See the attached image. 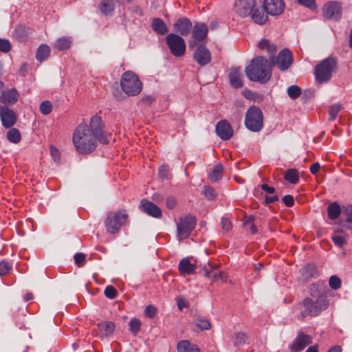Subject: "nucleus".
<instances>
[{"instance_id": "1", "label": "nucleus", "mask_w": 352, "mask_h": 352, "mask_svg": "<svg viewBox=\"0 0 352 352\" xmlns=\"http://www.w3.org/2000/svg\"><path fill=\"white\" fill-rule=\"evenodd\" d=\"M102 144H108L103 131L102 119L100 116H93L89 126L86 123L80 124L73 134V143L76 151L81 154H88L93 152L97 146L96 140Z\"/></svg>"}, {"instance_id": "2", "label": "nucleus", "mask_w": 352, "mask_h": 352, "mask_svg": "<svg viewBox=\"0 0 352 352\" xmlns=\"http://www.w3.org/2000/svg\"><path fill=\"white\" fill-rule=\"evenodd\" d=\"M245 72L251 81L265 84L272 78V69L271 64L265 57L258 56L254 57L246 66Z\"/></svg>"}, {"instance_id": "3", "label": "nucleus", "mask_w": 352, "mask_h": 352, "mask_svg": "<svg viewBox=\"0 0 352 352\" xmlns=\"http://www.w3.org/2000/svg\"><path fill=\"white\" fill-rule=\"evenodd\" d=\"M300 306L302 308L300 312L302 318L308 316H316L328 307L329 300L327 296L323 294H319L316 296L311 292V297L305 298Z\"/></svg>"}, {"instance_id": "4", "label": "nucleus", "mask_w": 352, "mask_h": 352, "mask_svg": "<svg viewBox=\"0 0 352 352\" xmlns=\"http://www.w3.org/2000/svg\"><path fill=\"white\" fill-rule=\"evenodd\" d=\"M337 67L338 60L335 57L329 56L320 61L316 65L314 71L317 82L324 84L329 82Z\"/></svg>"}, {"instance_id": "5", "label": "nucleus", "mask_w": 352, "mask_h": 352, "mask_svg": "<svg viewBox=\"0 0 352 352\" xmlns=\"http://www.w3.org/2000/svg\"><path fill=\"white\" fill-rule=\"evenodd\" d=\"M120 85L123 91L131 96L138 95L142 89V82L138 76L131 71H127L122 75Z\"/></svg>"}, {"instance_id": "6", "label": "nucleus", "mask_w": 352, "mask_h": 352, "mask_svg": "<svg viewBox=\"0 0 352 352\" xmlns=\"http://www.w3.org/2000/svg\"><path fill=\"white\" fill-rule=\"evenodd\" d=\"M128 214L125 210L110 212L104 221L107 231L110 234L118 232L120 228L126 225Z\"/></svg>"}, {"instance_id": "7", "label": "nucleus", "mask_w": 352, "mask_h": 352, "mask_svg": "<svg viewBox=\"0 0 352 352\" xmlns=\"http://www.w3.org/2000/svg\"><path fill=\"white\" fill-rule=\"evenodd\" d=\"M245 124L247 129L253 132L260 131L263 126V116L260 108L252 106L245 114Z\"/></svg>"}, {"instance_id": "8", "label": "nucleus", "mask_w": 352, "mask_h": 352, "mask_svg": "<svg viewBox=\"0 0 352 352\" xmlns=\"http://www.w3.org/2000/svg\"><path fill=\"white\" fill-rule=\"evenodd\" d=\"M196 226L195 218L190 215L182 217L177 223V238L179 241L188 238Z\"/></svg>"}, {"instance_id": "9", "label": "nucleus", "mask_w": 352, "mask_h": 352, "mask_svg": "<svg viewBox=\"0 0 352 352\" xmlns=\"http://www.w3.org/2000/svg\"><path fill=\"white\" fill-rule=\"evenodd\" d=\"M166 44L171 54L175 57L182 56L186 52V43L183 38L176 34H169L166 37Z\"/></svg>"}, {"instance_id": "10", "label": "nucleus", "mask_w": 352, "mask_h": 352, "mask_svg": "<svg viewBox=\"0 0 352 352\" xmlns=\"http://www.w3.org/2000/svg\"><path fill=\"white\" fill-rule=\"evenodd\" d=\"M322 13L324 18L338 21L341 18V6L338 2L331 1L324 5Z\"/></svg>"}, {"instance_id": "11", "label": "nucleus", "mask_w": 352, "mask_h": 352, "mask_svg": "<svg viewBox=\"0 0 352 352\" xmlns=\"http://www.w3.org/2000/svg\"><path fill=\"white\" fill-rule=\"evenodd\" d=\"M293 63V56L288 49L281 50L274 64L281 71L287 70Z\"/></svg>"}, {"instance_id": "12", "label": "nucleus", "mask_w": 352, "mask_h": 352, "mask_svg": "<svg viewBox=\"0 0 352 352\" xmlns=\"http://www.w3.org/2000/svg\"><path fill=\"white\" fill-rule=\"evenodd\" d=\"M255 7V0H236L234 10L239 16L245 17L249 16Z\"/></svg>"}, {"instance_id": "13", "label": "nucleus", "mask_w": 352, "mask_h": 352, "mask_svg": "<svg viewBox=\"0 0 352 352\" xmlns=\"http://www.w3.org/2000/svg\"><path fill=\"white\" fill-rule=\"evenodd\" d=\"M0 118L3 126L6 128H10L16 122V115L15 112L10 109L6 106L0 105Z\"/></svg>"}, {"instance_id": "14", "label": "nucleus", "mask_w": 352, "mask_h": 352, "mask_svg": "<svg viewBox=\"0 0 352 352\" xmlns=\"http://www.w3.org/2000/svg\"><path fill=\"white\" fill-rule=\"evenodd\" d=\"M263 6L267 14L276 16L283 12L285 3L283 0H264Z\"/></svg>"}, {"instance_id": "15", "label": "nucleus", "mask_w": 352, "mask_h": 352, "mask_svg": "<svg viewBox=\"0 0 352 352\" xmlns=\"http://www.w3.org/2000/svg\"><path fill=\"white\" fill-rule=\"evenodd\" d=\"M140 207L144 212L154 218L160 219L162 217L161 209L156 204L147 199H142Z\"/></svg>"}, {"instance_id": "16", "label": "nucleus", "mask_w": 352, "mask_h": 352, "mask_svg": "<svg viewBox=\"0 0 352 352\" xmlns=\"http://www.w3.org/2000/svg\"><path fill=\"white\" fill-rule=\"evenodd\" d=\"M216 132L223 140H230L233 135L230 124L225 120H221L217 124Z\"/></svg>"}, {"instance_id": "17", "label": "nucleus", "mask_w": 352, "mask_h": 352, "mask_svg": "<svg viewBox=\"0 0 352 352\" xmlns=\"http://www.w3.org/2000/svg\"><path fill=\"white\" fill-rule=\"evenodd\" d=\"M311 343V338L302 333H299L295 339L290 349L293 352H299Z\"/></svg>"}, {"instance_id": "18", "label": "nucleus", "mask_w": 352, "mask_h": 352, "mask_svg": "<svg viewBox=\"0 0 352 352\" xmlns=\"http://www.w3.org/2000/svg\"><path fill=\"white\" fill-rule=\"evenodd\" d=\"M194 58L201 66L206 65L211 60L210 51L204 46H199L194 53Z\"/></svg>"}, {"instance_id": "19", "label": "nucleus", "mask_w": 352, "mask_h": 352, "mask_svg": "<svg viewBox=\"0 0 352 352\" xmlns=\"http://www.w3.org/2000/svg\"><path fill=\"white\" fill-rule=\"evenodd\" d=\"M192 28V23L187 18L179 19L174 24V30L175 32L182 36H186L190 33Z\"/></svg>"}, {"instance_id": "20", "label": "nucleus", "mask_w": 352, "mask_h": 352, "mask_svg": "<svg viewBox=\"0 0 352 352\" xmlns=\"http://www.w3.org/2000/svg\"><path fill=\"white\" fill-rule=\"evenodd\" d=\"M19 95L15 89L3 91L0 95V102L5 104H13L19 100Z\"/></svg>"}, {"instance_id": "21", "label": "nucleus", "mask_w": 352, "mask_h": 352, "mask_svg": "<svg viewBox=\"0 0 352 352\" xmlns=\"http://www.w3.org/2000/svg\"><path fill=\"white\" fill-rule=\"evenodd\" d=\"M267 13L265 12V8H254L250 13L252 20L257 24H264L267 19Z\"/></svg>"}, {"instance_id": "22", "label": "nucleus", "mask_w": 352, "mask_h": 352, "mask_svg": "<svg viewBox=\"0 0 352 352\" xmlns=\"http://www.w3.org/2000/svg\"><path fill=\"white\" fill-rule=\"evenodd\" d=\"M208 34V28L204 23H197L192 29V37L198 41L205 39Z\"/></svg>"}, {"instance_id": "23", "label": "nucleus", "mask_w": 352, "mask_h": 352, "mask_svg": "<svg viewBox=\"0 0 352 352\" xmlns=\"http://www.w3.org/2000/svg\"><path fill=\"white\" fill-rule=\"evenodd\" d=\"M229 80L232 87L234 88H240L243 86L242 74L239 69H231L229 74Z\"/></svg>"}, {"instance_id": "24", "label": "nucleus", "mask_w": 352, "mask_h": 352, "mask_svg": "<svg viewBox=\"0 0 352 352\" xmlns=\"http://www.w3.org/2000/svg\"><path fill=\"white\" fill-rule=\"evenodd\" d=\"M260 50L265 51L268 53L270 58L272 60V58L277 51V47L274 43H271L267 39H262L258 44Z\"/></svg>"}, {"instance_id": "25", "label": "nucleus", "mask_w": 352, "mask_h": 352, "mask_svg": "<svg viewBox=\"0 0 352 352\" xmlns=\"http://www.w3.org/2000/svg\"><path fill=\"white\" fill-rule=\"evenodd\" d=\"M195 265L192 264L190 262L188 258H182L178 265V269L181 274L185 275H189L194 273L195 270Z\"/></svg>"}, {"instance_id": "26", "label": "nucleus", "mask_w": 352, "mask_h": 352, "mask_svg": "<svg viewBox=\"0 0 352 352\" xmlns=\"http://www.w3.org/2000/svg\"><path fill=\"white\" fill-rule=\"evenodd\" d=\"M152 29L160 35H165L168 33L167 25L164 21L160 18H155L151 23Z\"/></svg>"}, {"instance_id": "27", "label": "nucleus", "mask_w": 352, "mask_h": 352, "mask_svg": "<svg viewBox=\"0 0 352 352\" xmlns=\"http://www.w3.org/2000/svg\"><path fill=\"white\" fill-rule=\"evenodd\" d=\"M99 8L102 14L112 15L115 10V3L113 0H101Z\"/></svg>"}, {"instance_id": "28", "label": "nucleus", "mask_w": 352, "mask_h": 352, "mask_svg": "<svg viewBox=\"0 0 352 352\" xmlns=\"http://www.w3.org/2000/svg\"><path fill=\"white\" fill-rule=\"evenodd\" d=\"M178 352H199L197 345L191 344L188 340H182L177 344Z\"/></svg>"}, {"instance_id": "29", "label": "nucleus", "mask_w": 352, "mask_h": 352, "mask_svg": "<svg viewBox=\"0 0 352 352\" xmlns=\"http://www.w3.org/2000/svg\"><path fill=\"white\" fill-rule=\"evenodd\" d=\"M30 34L29 29L24 25H17L14 32V38L19 41H25Z\"/></svg>"}, {"instance_id": "30", "label": "nucleus", "mask_w": 352, "mask_h": 352, "mask_svg": "<svg viewBox=\"0 0 352 352\" xmlns=\"http://www.w3.org/2000/svg\"><path fill=\"white\" fill-rule=\"evenodd\" d=\"M50 54V48L47 45H41L37 50L36 58L39 62L46 60Z\"/></svg>"}, {"instance_id": "31", "label": "nucleus", "mask_w": 352, "mask_h": 352, "mask_svg": "<svg viewBox=\"0 0 352 352\" xmlns=\"http://www.w3.org/2000/svg\"><path fill=\"white\" fill-rule=\"evenodd\" d=\"M223 166L220 164L215 165L208 175L210 180L212 182H217L222 177Z\"/></svg>"}, {"instance_id": "32", "label": "nucleus", "mask_w": 352, "mask_h": 352, "mask_svg": "<svg viewBox=\"0 0 352 352\" xmlns=\"http://www.w3.org/2000/svg\"><path fill=\"white\" fill-rule=\"evenodd\" d=\"M327 213L330 219H338L341 213L340 206L336 202L330 204L327 208Z\"/></svg>"}, {"instance_id": "33", "label": "nucleus", "mask_w": 352, "mask_h": 352, "mask_svg": "<svg viewBox=\"0 0 352 352\" xmlns=\"http://www.w3.org/2000/svg\"><path fill=\"white\" fill-rule=\"evenodd\" d=\"M72 44V40L67 37L59 38L54 43L55 47L59 51L67 50Z\"/></svg>"}, {"instance_id": "34", "label": "nucleus", "mask_w": 352, "mask_h": 352, "mask_svg": "<svg viewBox=\"0 0 352 352\" xmlns=\"http://www.w3.org/2000/svg\"><path fill=\"white\" fill-rule=\"evenodd\" d=\"M6 137L9 142L14 143V144L19 143L21 139V133L16 128H11L7 132Z\"/></svg>"}, {"instance_id": "35", "label": "nucleus", "mask_w": 352, "mask_h": 352, "mask_svg": "<svg viewBox=\"0 0 352 352\" xmlns=\"http://www.w3.org/2000/svg\"><path fill=\"white\" fill-rule=\"evenodd\" d=\"M100 331L105 336L110 335L115 329V325L112 322H104L98 324Z\"/></svg>"}, {"instance_id": "36", "label": "nucleus", "mask_w": 352, "mask_h": 352, "mask_svg": "<svg viewBox=\"0 0 352 352\" xmlns=\"http://www.w3.org/2000/svg\"><path fill=\"white\" fill-rule=\"evenodd\" d=\"M284 178L285 180L288 181L291 184H296L298 182L299 175L296 170L289 169L285 173Z\"/></svg>"}, {"instance_id": "37", "label": "nucleus", "mask_w": 352, "mask_h": 352, "mask_svg": "<svg viewBox=\"0 0 352 352\" xmlns=\"http://www.w3.org/2000/svg\"><path fill=\"white\" fill-rule=\"evenodd\" d=\"M210 270L206 269L205 270V276L208 278H212V280H215L219 278H222V272H220L219 273H214V270L217 269L219 265L215 264L214 265L210 266Z\"/></svg>"}, {"instance_id": "38", "label": "nucleus", "mask_w": 352, "mask_h": 352, "mask_svg": "<svg viewBox=\"0 0 352 352\" xmlns=\"http://www.w3.org/2000/svg\"><path fill=\"white\" fill-rule=\"evenodd\" d=\"M287 94L291 99L295 100L301 94V89L296 85H292L287 88Z\"/></svg>"}, {"instance_id": "39", "label": "nucleus", "mask_w": 352, "mask_h": 352, "mask_svg": "<svg viewBox=\"0 0 352 352\" xmlns=\"http://www.w3.org/2000/svg\"><path fill=\"white\" fill-rule=\"evenodd\" d=\"M331 239L334 243L335 245L340 248L345 245L347 241V239L345 236L337 234H333L331 236Z\"/></svg>"}, {"instance_id": "40", "label": "nucleus", "mask_w": 352, "mask_h": 352, "mask_svg": "<svg viewBox=\"0 0 352 352\" xmlns=\"http://www.w3.org/2000/svg\"><path fill=\"white\" fill-rule=\"evenodd\" d=\"M12 270V265L6 261H0V276H4Z\"/></svg>"}, {"instance_id": "41", "label": "nucleus", "mask_w": 352, "mask_h": 352, "mask_svg": "<svg viewBox=\"0 0 352 352\" xmlns=\"http://www.w3.org/2000/svg\"><path fill=\"white\" fill-rule=\"evenodd\" d=\"M39 109L42 114L48 115L52 112V104L49 100H45L41 103Z\"/></svg>"}, {"instance_id": "42", "label": "nucleus", "mask_w": 352, "mask_h": 352, "mask_svg": "<svg viewBox=\"0 0 352 352\" xmlns=\"http://www.w3.org/2000/svg\"><path fill=\"white\" fill-rule=\"evenodd\" d=\"M195 326L201 330H208L210 329V323L208 320L198 318L195 322Z\"/></svg>"}, {"instance_id": "43", "label": "nucleus", "mask_w": 352, "mask_h": 352, "mask_svg": "<svg viewBox=\"0 0 352 352\" xmlns=\"http://www.w3.org/2000/svg\"><path fill=\"white\" fill-rule=\"evenodd\" d=\"M342 109V106L339 104H334L329 107V113L331 120H334L339 112Z\"/></svg>"}, {"instance_id": "44", "label": "nucleus", "mask_w": 352, "mask_h": 352, "mask_svg": "<svg viewBox=\"0 0 352 352\" xmlns=\"http://www.w3.org/2000/svg\"><path fill=\"white\" fill-rule=\"evenodd\" d=\"M329 285L331 289L336 290L341 287V280L336 275L331 276L329 280Z\"/></svg>"}, {"instance_id": "45", "label": "nucleus", "mask_w": 352, "mask_h": 352, "mask_svg": "<svg viewBox=\"0 0 352 352\" xmlns=\"http://www.w3.org/2000/svg\"><path fill=\"white\" fill-rule=\"evenodd\" d=\"M12 48L11 43L9 40L0 38V52L8 53Z\"/></svg>"}, {"instance_id": "46", "label": "nucleus", "mask_w": 352, "mask_h": 352, "mask_svg": "<svg viewBox=\"0 0 352 352\" xmlns=\"http://www.w3.org/2000/svg\"><path fill=\"white\" fill-rule=\"evenodd\" d=\"M130 331L133 335H135L140 330V321L138 319L133 318L129 322Z\"/></svg>"}, {"instance_id": "47", "label": "nucleus", "mask_w": 352, "mask_h": 352, "mask_svg": "<svg viewBox=\"0 0 352 352\" xmlns=\"http://www.w3.org/2000/svg\"><path fill=\"white\" fill-rule=\"evenodd\" d=\"M117 294L116 289L112 285H108L104 289V295L109 299H114Z\"/></svg>"}, {"instance_id": "48", "label": "nucleus", "mask_w": 352, "mask_h": 352, "mask_svg": "<svg viewBox=\"0 0 352 352\" xmlns=\"http://www.w3.org/2000/svg\"><path fill=\"white\" fill-rule=\"evenodd\" d=\"M204 194L205 197L210 200L214 199L217 196L215 190L208 186H204Z\"/></svg>"}, {"instance_id": "49", "label": "nucleus", "mask_w": 352, "mask_h": 352, "mask_svg": "<svg viewBox=\"0 0 352 352\" xmlns=\"http://www.w3.org/2000/svg\"><path fill=\"white\" fill-rule=\"evenodd\" d=\"M246 340V335L244 333H237L234 338V344L235 346L243 344Z\"/></svg>"}, {"instance_id": "50", "label": "nucleus", "mask_w": 352, "mask_h": 352, "mask_svg": "<svg viewBox=\"0 0 352 352\" xmlns=\"http://www.w3.org/2000/svg\"><path fill=\"white\" fill-rule=\"evenodd\" d=\"M157 311V309L154 305H149L145 308L144 314L146 316L150 318H153L155 316Z\"/></svg>"}, {"instance_id": "51", "label": "nucleus", "mask_w": 352, "mask_h": 352, "mask_svg": "<svg viewBox=\"0 0 352 352\" xmlns=\"http://www.w3.org/2000/svg\"><path fill=\"white\" fill-rule=\"evenodd\" d=\"M298 2L311 10H314L316 8V4L315 0H297Z\"/></svg>"}, {"instance_id": "52", "label": "nucleus", "mask_w": 352, "mask_h": 352, "mask_svg": "<svg viewBox=\"0 0 352 352\" xmlns=\"http://www.w3.org/2000/svg\"><path fill=\"white\" fill-rule=\"evenodd\" d=\"M74 261L75 263L78 266L81 267L84 265L85 262V256L82 253H77L74 255Z\"/></svg>"}, {"instance_id": "53", "label": "nucleus", "mask_w": 352, "mask_h": 352, "mask_svg": "<svg viewBox=\"0 0 352 352\" xmlns=\"http://www.w3.org/2000/svg\"><path fill=\"white\" fill-rule=\"evenodd\" d=\"M232 223L228 217H223L221 219V228L226 232H228L232 229Z\"/></svg>"}, {"instance_id": "54", "label": "nucleus", "mask_w": 352, "mask_h": 352, "mask_svg": "<svg viewBox=\"0 0 352 352\" xmlns=\"http://www.w3.org/2000/svg\"><path fill=\"white\" fill-rule=\"evenodd\" d=\"M50 153L54 162H58L60 160V152L55 146H50Z\"/></svg>"}, {"instance_id": "55", "label": "nucleus", "mask_w": 352, "mask_h": 352, "mask_svg": "<svg viewBox=\"0 0 352 352\" xmlns=\"http://www.w3.org/2000/svg\"><path fill=\"white\" fill-rule=\"evenodd\" d=\"M283 201L287 207H291L294 204V197L289 195L284 196L283 197Z\"/></svg>"}, {"instance_id": "56", "label": "nucleus", "mask_w": 352, "mask_h": 352, "mask_svg": "<svg viewBox=\"0 0 352 352\" xmlns=\"http://www.w3.org/2000/svg\"><path fill=\"white\" fill-rule=\"evenodd\" d=\"M177 204L176 199L174 197H168L166 199V206L169 209H173Z\"/></svg>"}, {"instance_id": "57", "label": "nucleus", "mask_w": 352, "mask_h": 352, "mask_svg": "<svg viewBox=\"0 0 352 352\" xmlns=\"http://www.w3.org/2000/svg\"><path fill=\"white\" fill-rule=\"evenodd\" d=\"M168 166L166 165L161 166L159 168V176L165 179L167 177Z\"/></svg>"}, {"instance_id": "58", "label": "nucleus", "mask_w": 352, "mask_h": 352, "mask_svg": "<svg viewBox=\"0 0 352 352\" xmlns=\"http://www.w3.org/2000/svg\"><path fill=\"white\" fill-rule=\"evenodd\" d=\"M320 168V164L318 162H315L311 166L309 170L313 175H316Z\"/></svg>"}, {"instance_id": "59", "label": "nucleus", "mask_w": 352, "mask_h": 352, "mask_svg": "<svg viewBox=\"0 0 352 352\" xmlns=\"http://www.w3.org/2000/svg\"><path fill=\"white\" fill-rule=\"evenodd\" d=\"M261 188L269 194H272L275 192V188L270 187L268 185L263 184L261 186Z\"/></svg>"}, {"instance_id": "60", "label": "nucleus", "mask_w": 352, "mask_h": 352, "mask_svg": "<svg viewBox=\"0 0 352 352\" xmlns=\"http://www.w3.org/2000/svg\"><path fill=\"white\" fill-rule=\"evenodd\" d=\"M278 199V197L277 195L266 196L265 201L266 204H269L276 201Z\"/></svg>"}, {"instance_id": "61", "label": "nucleus", "mask_w": 352, "mask_h": 352, "mask_svg": "<svg viewBox=\"0 0 352 352\" xmlns=\"http://www.w3.org/2000/svg\"><path fill=\"white\" fill-rule=\"evenodd\" d=\"M306 270L307 271H309V275L311 276H314V274H315V272H316V267L315 266L313 265V264H308L307 266H306Z\"/></svg>"}, {"instance_id": "62", "label": "nucleus", "mask_w": 352, "mask_h": 352, "mask_svg": "<svg viewBox=\"0 0 352 352\" xmlns=\"http://www.w3.org/2000/svg\"><path fill=\"white\" fill-rule=\"evenodd\" d=\"M346 222L347 223V227L352 230V210L349 212Z\"/></svg>"}, {"instance_id": "63", "label": "nucleus", "mask_w": 352, "mask_h": 352, "mask_svg": "<svg viewBox=\"0 0 352 352\" xmlns=\"http://www.w3.org/2000/svg\"><path fill=\"white\" fill-rule=\"evenodd\" d=\"M177 306L178 308L182 310L184 307H186L188 306L187 303L183 299L177 300Z\"/></svg>"}, {"instance_id": "64", "label": "nucleus", "mask_w": 352, "mask_h": 352, "mask_svg": "<svg viewBox=\"0 0 352 352\" xmlns=\"http://www.w3.org/2000/svg\"><path fill=\"white\" fill-rule=\"evenodd\" d=\"M254 219L252 216L247 217L244 222V226L248 228L249 225L253 223Z\"/></svg>"}]
</instances>
